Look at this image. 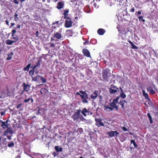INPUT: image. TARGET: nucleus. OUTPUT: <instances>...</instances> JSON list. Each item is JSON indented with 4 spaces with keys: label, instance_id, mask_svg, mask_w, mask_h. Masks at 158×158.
<instances>
[{
    "label": "nucleus",
    "instance_id": "c756f323",
    "mask_svg": "<svg viewBox=\"0 0 158 158\" xmlns=\"http://www.w3.org/2000/svg\"><path fill=\"white\" fill-rule=\"evenodd\" d=\"M41 61V60H39L36 63V64L33 67V69H35L36 68H39L40 65V62Z\"/></svg>",
    "mask_w": 158,
    "mask_h": 158
},
{
    "label": "nucleus",
    "instance_id": "20e7f679",
    "mask_svg": "<svg viewBox=\"0 0 158 158\" xmlns=\"http://www.w3.org/2000/svg\"><path fill=\"white\" fill-rule=\"evenodd\" d=\"M76 112H75L73 115L72 116V118L73 121H75L77 120L79 118L80 115L81 110L80 109L77 110Z\"/></svg>",
    "mask_w": 158,
    "mask_h": 158
},
{
    "label": "nucleus",
    "instance_id": "7c9ffc66",
    "mask_svg": "<svg viewBox=\"0 0 158 158\" xmlns=\"http://www.w3.org/2000/svg\"><path fill=\"white\" fill-rule=\"evenodd\" d=\"M48 91L47 89L45 88H42L40 91V93L43 94H45Z\"/></svg>",
    "mask_w": 158,
    "mask_h": 158
},
{
    "label": "nucleus",
    "instance_id": "f03ea898",
    "mask_svg": "<svg viewBox=\"0 0 158 158\" xmlns=\"http://www.w3.org/2000/svg\"><path fill=\"white\" fill-rule=\"evenodd\" d=\"M79 92L82 95H80V97L81 98L82 102L84 103H88V102L87 99L89 98L88 95L85 91H79Z\"/></svg>",
    "mask_w": 158,
    "mask_h": 158
},
{
    "label": "nucleus",
    "instance_id": "338daca9",
    "mask_svg": "<svg viewBox=\"0 0 158 158\" xmlns=\"http://www.w3.org/2000/svg\"><path fill=\"white\" fill-rule=\"evenodd\" d=\"M50 46L51 47H54V44L53 43H51L50 44Z\"/></svg>",
    "mask_w": 158,
    "mask_h": 158
},
{
    "label": "nucleus",
    "instance_id": "ddd939ff",
    "mask_svg": "<svg viewBox=\"0 0 158 158\" xmlns=\"http://www.w3.org/2000/svg\"><path fill=\"white\" fill-rule=\"evenodd\" d=\"M82 52L85 56L88 57H91L89 51L86 48H84L82 50Z\"/></svg>",
    "mask_w": 158,
    "mask_h": 158
},
{
    "label": "nucleus",
    "instance_id": "7ed1b4c3",
    "mask_svg": "<svg viewBox=\"0 0 158 158\" xmlns=\"http://www.w3.org/2000/svg\"><path fill=\"white\" fill-rule=\"evenodd\" d=\"M109 70L108 69L106 68L103 69L102 72V78L104 81H108L109 76H108Z\"/></svg>",
    "mask_w": 158,
    "mask_h": 158
},
{
    "label": "nucleus",
    "instance_id": "79ce46f5",
    "mask_svg": "<svg viewBox=\"0 0 158 158\" xmlns=\"http://www.w3.org/2000/svg\"><path fill=\"white\" fill-rule=\"evenodd\" d=\"M138 18L139 20L140 21H141H141L143 22H145V20L144 19H143V16H139L138 17Z\"/></svg>",
    "mask_w": 158,
    "mask_h": 158
},
{
    "label": "nucleus",
    "instance_id": "aec40b11",
    "mask_svg": "<svg viewBox=\"0 0 158 158\" xmlns=\"http://www.w3.org/2000/svg\"><path fill=\"white\" fill-rule=\"evenodd\" d=\"M125 103H127L125 100H122L118 103V104L121 106L122 109L123 110L125 109L124 105Z\"/></svg>",
    "mask_w": 158,
    "mask_h": 158
},
{
    "label": "nucleus",
    "instance_id": "393cba45",
    "mask_svg": "<svg viewBox=\"0 0 158 158\" xmlns=\"http://www.w3.org/2000/svg\"><path fill=\"white\" fill-rule=\"evenodd\" d=\"M118 91V89H113L111 88H110L109 91L110 94H113L117 93Z\"/></svg>",
    "mask_w": 158,
    "mask_h": 158
},
{
    "label": "nucleus",
    "instance_id": "72a5a7b5",
    "mask_svg": "<svg viewBox=\"0 0 158 158\" xmlns=\"http://www.w3.org/2000/svg\"><path fill=\"white\" fill-rule=\"evenodd\" d=\"M15 41L10 40H7L6 41V44L7 45H10L12 44Z\"/></svg>",
    "mask_w": 158,
    "mask_h": 158
},
{
    "label": "nucleus",
    "instance_id": "5701e85b",
    "mask_svg": "<svg viewBox=\"0 0 158 158\" xmlns=\"http://www.w3.org/2000/svg\"><path fill=\"white\" fill-rule=\"evenodd\" d=\"M128 42L130 43L131 46V48L133 49H138V48L137 46L135 45L134 43L131 40H129Z\"/></svg>",
    "mask_w": 158,
    "mask_h": 158
},
{
    "label": "nucleus",
    "instance_id": "69168bd1",
    "mask_svg": "<svg viewBox=\"0 0 158 158\" xmlns=\"http://www.w3.org/2000/svg\"><path fill=\"white\" fill-rule=\"evenodd\" d=\"M89 42L88 41H85L84 42V44L85 45H86Z\"/></svg>",
    "mask_w": 158,
    "mask_h": 158
},
{
    "label": "nucleus",
    "instance_id": "6ab92c4d",
    "mask_svg": "<svg viewBox=\"0 0 158 158\" xmlns=\"http://www.w3.org/2000/svg\"><path fill=\"white\" fill-rule=\"evenodd\" d=\"M7 96L6 92L4 91L0 92V98H4Z\"/></svg>",
    "mask_w": 158,
    "mask_h": 158
},
{
    "label": "nucleus",
    "instance_id": "c03bdc74",
    "mask_svg": "<svg viewBox=\"0 0 158 158\" xmlns=\"http://www.w3.org/2000/svg\"><path fill=\"white\" fill-rule=\"evenodd\" d=\"M79 118L82 121H83L85 119V118L81 114L80 115V117Z\"/></svg>",
    "mask_w": 158,
    "mask_h": 158
},
{
    "label": "nucleus",
    "instance_id": "f257e3e1",
    "mask_svg": "<svg viewBox=\"0 0 158 158\" xmlns=\"http://www.w3.org/2000/svg\"><path fill=\"white\" fill-rule=\"evenodd\" d=\"M32 80L33 81L37 82L38 83H45L46 82V79L39 75H38L35 77H32Z\"/></svg>",
    "mask_w": 158,
    "mask_h": 158
},
{
    "label": "nucleus",
    "instance_id": "39448f33",
    "mask_svg": "<svg viewBox=\"0 0 158 158\" xmlns=\"http://www.w3.org/2000/svg\"><path fill=\"white\" fill-rule=\"evenodd\" d=\"M64 24V26L66 28H69L72 27L73 22L71 19L69 17L66 18Z\"/></svg>",
    "mask_w": 158,
    "mask_h": 158
},
{
    "label": "nucleus",
    "instance_id": "603ef678",
    "mask_svg": "<svg viewBox=\"0 0 158 158\" xmlns=\"http://www.w3.org/2000/svg\"><path fill=\"white\" fill-rule=\"evenodd\" d=\"M122 129H123V130L124 131H127V129L125 127H123L122 128Z\"/></svg>",
    "mask_w": 158,
    "mask_h": 158
},
{
    "label": "nucleus",
    "instance_id": "473e14b6",
    "mask_svg": "<svg viewBox=\"0 0 158 158\" xmlns=\"http://www.w3.org/2000/svg\"><path fill=\"white\" fill-rule=\"evenodd\" d=\"M31 63L27 65L23 69V70L25 71H28L29 68L31 66Z\"/></svg>",
    "mask_w": 158,
    "mask_h": 158
},
{
    "label": "nucleus",
    "instance_id": "0eeeda50",
    "mask_svg": "<svg viewBox=\"0 0 158 158\" xmlns=\"http://www.w3.org/2000/svg\"><path fill=\"white\" fill-rule=\"evenodd\" d=\"M82 114L85 116L86 117L87 114L88 115H91L93 114V113L92 111H89L86 108H84L81 111Z\"/></svg>",
    "mask_w": 158,
    "mask_h": 158
},
{
    "label": "nucleus",
    "instance_id": "49530a36",
    "mask_svg": "<svg viewBox=\"0 0 158 158\" xmlns=\"http://www.w3.org/2000/svg\"><path fill=\"white\" fill-rule=\"evenodd\" d=\"M135 10L134 7H133L130 10V12L134 13Z\"/></svg>",
    "mask_w": 158,
    "mask_h": 158
},
{
    "label": "nucleus",
    "instance_id": "052dcab7",
    "mask_svg": "<svg viewBox=\"0 0 158 158\" xmlns=\"http://www.w3.org/2000/svg\"><path fill=\"white\" fill-rule=\"evenodd\" d=\"M15 25V23H11V26H10V27L11 28L13 26H14Z\"/></svg>",
    "mask_w": 158,
    "mask_h": 158
},
{
    "label": "nucleus",
    "instance_id": "58836bf2",
    "mask_svg": "<svg viewBox=\"0 0 158 158\" xmlns=\"http://www.w3.org/2000/svg\"><path fill=\"white\" fill-rule=\"evenodd\" d=\"M14 143L13 142H11L10 143H8L7 145V146L9 147H13L14 146Z\"/></svg>",
    "mask_w": 158,
    "mask_h": 158
},
{
    "label": "nucleus",
    "instance_id": "9d476101",
    "mask_svg": "<svg viewBox=\"0 0 158 158\" xmlns=\"http://www.w3.org/2000/svg\"><path fill=\"white\" fill-rule=\"evenodd\" d=\"M14 133V132L12 128L8 127L7 128L6 130L4 132L3 135H8V134L12 135Z\"/></svg>",
    "mask_w": 158,
    "mask_h": 158
},
{
    "label": "nucleus",
    "instance_id": "bf43d9fd",
    "mask_svg": "<svg viewBox=\"0 0 158 158\" xmlns=\"http://www.w3.org/2000/svg\"><path fill=\"white\" fill-rule=\"evenodd\" d=\"M93 6L95 7V8H97L98 7L97 6V4L96 3H94L93 4Z\"/></svg>",
    "mask_w": 158,
    "mask_h": 158
},
{
    "label": "nucleus",
    "instance_id": "ea45409f",
    "mask_svg": "<svg viewBox=\"0 0 158 158\" xmlns=\"http://www.w3.org/2000/svg\"><path fill=\"white\" fill-rule=\"evenodd\" d=\"M120 96L123 99L125 98L126 97V95L124 93H121Z\"/></svg>",
    "mask_w": 158,
    "mask_h": 158
},
{
    "label": "nucleus",
    "instance_id": "b1692460",
    "mask_svg": "<svg viewBox=\"0 0 158 158\" xmlns=\"http://www.w3.org/2000/svg\"><path fill=\"white\" fill-rule=\"evenodd\" d=\"M84 10L87 13H89L90 11V8L88 5L86 6L84 8Z\"/></svg>",
    "mask_w": 158,
    "mask_h": 158
},
{
    "label": "nucleus",
    "instance_id": "4468645a",
    "mask_svg": "<svg viewBox=\"0 0 158 158\" xmlns=\"http://www.w3.org/2000/svg\"><path fill=\"white\" fill-rule=\"evenodd\" d=\"M98 91L97 90H95L93 94L90 95V98L93 100L95 99L98 97Z\"/></svg>",
    "mask_w": 158,
    "mask_h": 158
},
{
    "label": "nucleus",
    "instance_id": "37998d69",
    "mask_svg": "<svg viewBox=\"0 0 158 158\" xmlns=\"http://www.w3.org/2000/svg\"><path fill=\"white\" fill-rule=\"evenodd\" d=\"M16 32V29H13L12 31V36L13 37V39H15V37H14V34Z\"/></svg>",
    "mask_w": 158,
    "mask_h": 158
},
{
    "label": "nucleus",
    "instance_id": "774afa93",
    "mask_svg": "<svg viewBox=\"0 0 158 158\" xmlns=\"http://www.w3.org/2000/svg\"><path fill=\"white\" fill-rule=\"evenodd\" d=\"M20 27H21L20 25L19 24H18L17 26V28H19V29L20 28Z\"/></svg>",
    "mask_w": 158,
    "mask_h": 158
},
{
    "label": "nucleus",
    "instance_id": "c85d7f7f",
    "mask_svg": "<svg viewBox=\"0 0 158 158\" xmlns=\"http://www.w3.org/2000/svg\"><path fill=\"white\" fill-rule=\"evenodd\" d=\"M14 55L13 52H11L10 54L7 55L8 57L6 58V60H9L11 59L12 58V56Z\"/></svg>",
    "mask_w": 158,
    "mask_h": 158
},
{
    "label": "nucleus",
    "instance_id": "4d7b16f0",
    "mask_svg": "<svg viewBox=\"0 0 158 158\" xmlns=\"http://www.w3.org/2000/svg\"><path fill=\"white\" fill-rule=\"evenodd\" d=\"M5 22L6 24L8 26L9 25V22L7 20H6L5 21Z\"/></svg>",
    "mask_w": 158,
    "mask_h": 158
},
{
    "label": "nucleus",
    "instance_id": "de8ad7c7",
    "mask_svg": "<svg viewBox=\"0 0 158 158\" xmlns=\"http://www.w3.org/2000/svg\"><path fill=\"white\" fill-rule=\"evenodd\" d=\"M14 3L16 5L18 4L19 3V1H17V0H14Z\"/></svg>",
    "mask_w": 158,
    "mask_h": 158
},
{
    "label": "nucleus",
    "instance_id": "f704fd0d",
    "mask_svg": "<svg viewBox=\"0 0 158 158\" xmlns=\"http://www.w3.org/2000/svg\"><path fill=\"white\" fill-rule=\"evenodd\" d=\"M147 115L149 119V122L151 124H152L153 123V121L152 118V116H151L150 114L149 113H148L147 114Z\"/></svg>",
    "mask_w": 158,
    "mask_h": 158
},
{
    "label": "nucleus",
    "instance_id": "1a4fd4ad",
    "mask_svg": "<svg viewBox=\"0 0 158 158\" xmlns=\"http://www.w3.org/2000/svg\"><path fill=\"white\" fill-rule=\"evenodd\" d=\"M107 134L110 137L114 136H115L117 137H118V135L119 134V133L117 131H111L108 132Z\"/></svg>",
    "mask_w": 158,
    "mask_h": 158
},
{
    "label": "nucleus",
    "instance_id": "2eb2a0df",
    "mask_svg": "<svg viewBox=\"0 0 158 158\" xmlns=\"http://www.w3.org/2000/svg\"><path fill=\"white\" fill-rule=\"evenodd\" d=\"M62 36L61 34L57 32L54 35L53 37L56 38L58 39H60L62 38Z\"/></svg>",
    "mask_w": 158,
    "mask_h": 158
},
{
    "label": "nucleus",
    "instance_id": "6e6552de",
    "mask_svg": "<svg viewBox=\"0 0 158 158\" xmlns=\"http://www.w3.org/2000/svg\"><path fill=\"white\" fill-rule=\"evenodd\" d=\"M96 125L98 127L104 126V124L102 122V119L99 118H95Z\"/></svg>",
    "mask_w": 158,
    "mask_h": 158
},
{
    "label": "nucleus",
    "instance_id": "a18cd8bd",
    "mask_svg": "<svg viewBox=\"0 0 158 158\" xmlns=\"http://www.w3.org/2000/svg\"><path fill=\"white\" fill-rule=\"evenodd\" d=\"M111 88L113 89H118V88L116 86L113 84L111 85V88Z\"/></svg>",
    "mask_w": 158,
    "mask_h": 158
},
{
    "label": "nucleus",
    "instance_id": "0e129e2a",
    "mask_svg": "<svg viewBox=\"0 0 158 158\" xmlns=\"http://www.w3.org/2000/svg\"><path fill=\"white\" fill-rule=\"evenodd\" d=\"M136 12L137 13L138 15H140L141 13V12L140 11H138V12H137L136 11Z\"/></svg>",
    "mask_w": 158,
    "mask_h": 158
},
{
    "label": "nucleus",
    "instance_id": "13d9d810",
    "mask_svg": "<svg viewBox=\"0 0 158 158\" xmlns=\"http://www.w3.org/2000/svg\"><path fill=\"white\" fill-rule=\"evenodd\" d=\"M119 89H120V90L121 91V93H124L123 92V90L122 88L121 87H119Z\"/></svg>",
    "mask_w": 158,
    "mask_h": 158
},
{
    "label": "nucleus",
    "instance_id": "f8f14e48",
    "mask_svg": "<svg viewBox=\"0 0 158 158\" xmlns=\"http://www.w3.org/2000/svg\"><path fill=\"white\" fill-rule=\"evenodd\" d=\"M8 120H7L5 122H4L2 121H0V122L2 123V124L1 125V127H2L3 129H5L6 128L8 127Z\"/></svg>",
    "mask_w": 158,
    "mask_h": 158
},
{
    "label": "nucleus",
    "instance_id": "5fc2aeb1",
    "mask_svg": "<svg viewBox=\"0 0 158 158\" xmlns=\"http://www.w3.org/2000/svg\"><path fill=\"white\" fill-rule=\"evenodd\" d=\"M40 108H39L37 112L36 113V114L37 115L39 114H40Z\"/></svg>",
    "mask_w": 158,
    "mask_h": 158
},
{
    "label": "nucleus",
    "instance_id": "09e8293b",
    "mask_svg": "<svg viewBox=\"0 0 158 158\" xmlns=\"http://www.w3.org/2000/svg\"><path fill=\"white\" fill-rule=\"evenodd\" d=\"M22 105V103H21L17 105L16 106V108L18 109H19V108Z\"/></svg>",
    "mask_w": 158,
    "mask_h": 158
},
{
    "label": "nucleus",
    "instance_id": "4be33fe9",
    "mask_svg": "<svg viewBox=\"0 0 158 158\" xmlns=\"http://www.w3.org/2000/svg\"><path fill=\"white\" fill-rule=\"evenodd\" d=\"M31 101V103H32L33 102V99L31 98H29L28 99H25L24 101V102L25 103L29 102Z\"/></svg>",
    "mask_w": 158,
    "mask_h": 158
},
{
    "label": "nucleus",
    "instance_id": "2f4dec72",
    "mask_svg": "<svg viewBox=\"0 0 158 158\" xmlns=\"http://www.w3.org/2000/svg\"><path fill=\"white\" fill-rule=\"evenodd\" d=\"M35 69H33H33H32L30 70L29 71V74L31 76L32 78V77H33V75L34 74V72H35Z\"/></svg>",
    "mask_w": 158,
    "mask_h": 158
},
{
    "label": "nucleus",
    "instance_id": "4c0bfd02",
    "mask_svg": "<svg viewBox=\"0 0 158 158\" xmlns=\"http://www.w3.org/2000/svg\"><path fill=\"white\" fill-rule=\"evenodd\" d=\"M131 143H133L134 146L135 148H136L138 146L137 144L135 142V141L134 139H131Z\"/></svg>",
    "mask_w": 158,
    "mask_h": 158
},
{
    "label": "nucleus",
    "instance_id": "cd10ccee",
    "mask_svg": "<svg viewBox=\"0 0 158 158\" xmlns=\"http://www.w3.org/2000/svg\"><path fill=\"white\" fill-rule=\"evenodd\" d=\"M58 6H57V8L60 9L62 8L63 7L64 4L62 2H59L57 4Z\"/></svg>",
    "mask_w": 158,
    "mask_h": 158
},
{
    "label": "nucleus",
    "instance_id": "6e6d98bb",
    "mask_svg": "<svg viewBox=\"0 0 158 158\" xmlns=\"http://www.w3.org/2000/svg\"><path fill=\"white\" fill-rule=\"evenodd\" d=\"M59 21H56L55 22L53 23H52V25H55V24H59Z\"/></svg>",
    "mask_w": 158,
    "mask_h": 158
},
{
    "label": "nucleus",
    "instance_id": "e2e57ef3",
    "mask_svg": "<svg viewBox=\"0 0 158 158\" xmlns=\"http://www.w3.org/2000/svg\"><path fill=\"white\" fill-rule=\"evenodd\" d=\"M105 108L106 109H109L110 107L108 105H106V106H105Z\"/></svg>",
    "mask_w": 158,
    "mask_h": 158
},
{
    "label": "nucleus",
    "instance_id": "c9c22d12",
    "mask_svg": "<svg viewBox=\"0 0 158 158\" xmlns=\"http://www.w3.org/2000/svg\"><path fill=\"white\" fill-rule=\"evenodd\" d=\"M72 4L74 6H76L77 4V2H78V0H71Z\"/></svg>",
    "mask_w": 158,
    "mask_h": 158
},
{
    "label": "nucleus",
    "instance_id": "a878e982",
    "mask_svg": "<svg viewBox=\"0 0 158 158\" xmlns=\"http://www.w3.org/2000/svg\"><path fill=\"white\" fill-rule=\"evenodd\" d=\"M143 94L144 97L146 99H148L149 100H150V99L149 98V96H148V94L147 93H146L145 92V91L144 90H142Z\"/></svg>",
    "mask_w": 158,
    "mask_h": 158
},
{
    "label": "nucleus",
    "instance_id": "a211bd4d",
    "mask_svg": "<svg viewBox=\"0 0 158 158\" xmlns=\"http://www.w3.org/2000/svg\"><path fill=\"white\" fill-rule=\"evenodd\" d=\"M54 149L57 152H61L63 151V148L58 146H55Z\"/></svg>",
    "mask_w": 158,
    "mask_h": 158
},
{
    "label": "nucleus",
    "instance_id": "3c124183",
    "mask_svg": "<svg viewBox=\"0 0 158 158\" xmlns=\"http://www.w3.org/2000/svg\"><path fill=\"white\" fill-rule=\"evenodd\" d=\"M6 136V137L8 138V139L9 140H11V137L12 136L11 135L9 136L8 135H5Z\"/></svg>",
    "mask_w": 158,
    "mask_h": 158
},
{
    "label": "nucleus",
    "instance_id": "412c9836",
    "mask_svg": "<svg viewBox=\"0 0 158 158\" xmlns=\"http://www.w3.org/2000/svg\"><path fill=\"white\" fill-rule=\"evenodd\" d=\"M118 31H119L120 35H121L123 39H124V38H125V37H123L122 35H123V36H124V35H126V32L125 30H123L121 31L119 29L118 30Z\"/></svg>",
    "mask_w": 158,
    "mask_h": 158
},
{
    "label": "nucleus",
    "instance_id": "9b49d317",
    "mask_svg": "<svg viewBox=\"0 0 158 158\" xmlns=\"http://www.w3.org/2000/svg\"><path fill=\"white\" fill-rule=\"evenodd\" d=\"M118 99L119 97H118L116 98L113 100L112 102L110 103V106L112 107L116 106V105L118 103Z\"/></svg>",
    "mask_w": 158,
    "mask_h": 158
},
{
    "label": "nucleus",
    "instance_id": "dca6fc26",
    "mask_svg": "<svg viewBox=\"0 0 158 158\" xmlns=\"http://www.w3.org/2000/svg\"><path fill=\"white\" fill-rule=\"evenodd\" d=\"M147 90L148 92H149L150 93L152 94H155V91L153 89V88L151 86H149L147 88Z\"/></svg>",
    "mask_w": 158,
    "mask_h": 158
},
{
    "label": "nucleus",
    "instance_id": "864d4df0",
    "mask_svg": "<svg viewBox=\"0 0 158 158\" xmlns=\"http://www.w3.org/2000/svg\"><path fill=\"white\" fill-rule=\"evenodd\" d=\"M113 108H114L117 111H118V106L116 105V106L114 107Z\"/></svg>",
    "mask_w": 158,
    "mask_h": 158
},
{
    "label": "nucleus",
    "instance_id": "e433bc0d",
    "mask_svg": "<svg viewBox=\"0 0 158 158\" xmlns=\"http://www.w3.org/2000/svg\"><path fill=\"white\" fill-rule=\"evenodd\" d=\"M17 12H15L14 15V20L15 21H18L19 20V18L18 17V15L16 13Z\"/></svg>",
    "mask_w": 158,
    "mask_h": 158
},
{
    "label": "nucleus",
    "instance_id": "a19ab883",
    "mask_svg": "<svg viewBox=\"0 0 158 158\" xmlns=\"http://www.w3.org/2000/svg\"><path fill=\"white\" fill-rule=\"evenodd\" d=\"M77 132L78 133L81 134L83 132V130L81 128H79L78 129Z\"/></svg>",
    "mask_w": 158,
    "mask_h": 158
},
{
    "label": "nucleus",
    "instance_id": "bb28decb",
    "mask_svg": "<svg viewBox=\"0 0 158 158\" xmlns=\"http://www.w3.org/2000/svg\"><path fill=\"white\" fill-rule=\"evenodd\" d=\"M69 12V10L68 9L67 10H66L64 11V13L63 14V15H64V19H66V18H67L68 17H69L68 16V13Z\"/></svg>",
    "mask_w": 158,
    "mask_h": 158
},
{
    "label": "nucleus",
    "instance_id": "8fccbe9b",
    "mask_svg": "<svg viewBox=\"0 0 158 158\" xmlns=\"http://www.w3.org/2000/svg\"><path fill=\"white\" fill-rule=\"evenodd\" d=\"M52 155L54 157H55L56 156H58V154L56 152H53Z\"/></svg>",
    "mask_w": 158,
    "mask_h": 158
},
{
    "label": "nucleus",
    "instance_id": "680f3d73",
    "mask_svg": "<svg viewBox=\"0 0 158 158\" xmlns=\"http://www.w3.org/2000/svg\"><path fill=\"white\" fill-rule=\"evenodd\" d=\"M5 114V112H2L1 113V115L2 116V115H4Z\"/></svg>",
    "mask_w": 158,
    "mask_h": 158
},
{
    "label": "nucleus",
    "instance_id": "423d86ee",
    "mask_svg": "<svg viewBox=\"0 0 158 158\" xmlns=\"http://www.w3.org/2000/svg\"><path fill=\"white\" fill-rule=\"evenodd\" d=\"M23 87V90L21 93L20 94H22L24 91H28L31 87L30 85L26 84L25 82H23L22 84Z\"/></svg>",
    "mask_w": 158,
    "mask_h": 158
},
{
    "label": "nucleus",
    "instance_id": "f3484780",
    "mask_svg": "<svg viewBox=\"0 0 158 158\" xmlns=\"http://www.w3.org/2000/svg\"><path fill=\"white\" fill-rule=\"evenodd\" d=\"M106 32V31L102 28H99L97 31L98 34L100 35H102Z\"/></svg>",
    "mask_w": 158,
    "mask_h": 158
}]
</instances>
